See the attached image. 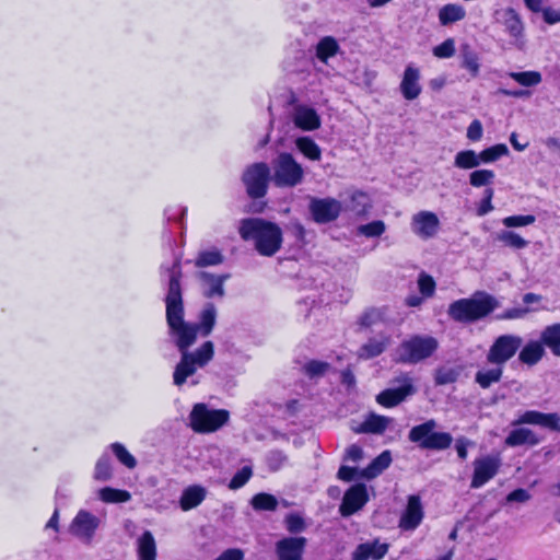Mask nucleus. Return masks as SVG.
Instances as JSON below:
<instances>
[{
  "mask_svg": "<svg viewBox=\"0 0 560 560\" xmlns=\"http://www.w3.org/2000/svg\"><path fill=\"white\" fill-rule=\"evenodd\" d=\"M499 305V301L493 295L485 291H477L470 298L451 303L447 314L455 322L474 323L487 317Z\"/></svg>",
  "mask_w": 560,
  "mask_h": 560,
  "instance_id": "obj_3",
  "label": "nucleus"
},
{
  "mask_svg": "<svg viewBox=\"0 0 560 560\" xmlns=\"http://www.w3.org/2000/svg\"><path fill=\"white\" fill-rule=\"evenodd\" d=\"M389 343L390 336L386 334H380L377 337L370 338L360 347L358 350V357L363 360L378 357L387 349Z\"/></svg>",
  "mask_w": 560,
  "mask_h": 560,
  "instance_id": "obj_21",
  "label": "nucleus"
},
{
  "mask_svg": "<svg viewBox=\"0 0 560 560\" xmlns=\"http://www.w3.org/2000/svg\"><path fill=\"white\" fill-rule=\"evenodd\" d=\"M113 477L110 459L107 455H103L98 458L95 465L93 478L96 481L105 482L110 480Z\"/></svg>",
  "mask_w": 560,
  "mask_h": 560,
  "instance_id": "obj_42",
  "label": "nucleus"
},
{
  "mask_svg": "<svg viewBox=\"0 0 560 560\" xmlns=\"http://www.w3.org/2000/svg\"><path fill=\"white\" fill-rule=\"evenodd\" d=\"M471 445V442L465 438H460V439H457L456 441V452H457V455L460 459H466L467 458V447Z\"/></svg>",
  "mask_w": 560,
  "mask_h": 560,
  "instance_id": "obj_64",
  "label": "nucleus"
},
{
  "mask_svg": "<svg viewBox=\"0 0 560 560\" xmlns=\"http://www.w3.org/2000/svg\"><path fill=\"white\" fill-rule=\"evenodd\" d=\"M358 476V469L349 466H341L338 470V478L345 481H351Z\"/></svg>",
  "mask_w": 560,
  "mask_h": 560,
  "instance_id": "obj_63",
  "label": "nucleus"
},
{
  "mask_svg": "<svg viewBox=\"0 0 560 560\" xmlns=\"http://www.w3.org/2000/svg\"><path fill=\"white\" fill-rule=\"evenodd\" d=\"M530 310L527 307H513L504 311L503 313L497 315V319L500 320H509V319H517L523 318Z\"/></svg>",
  "mask_w": 560,
  "mask_h": 560,
  "instance_id": "obj_57",
  "label": "nucleus"
},
{
  "mask_svg": "<svg viewBox=\"0 0 560 560\" xmlns=\"http://www.w3.org/2000/svg\"><path fill=\"white\" fill-rule=\"evenodd\" d=\"M418 285L423 296H431L435 290V281L433 278L424 272L420 273L418 279Z\"/></svg>",
  "mask_w": 560,
  "mask_h": 560,
  "instance_id": "obj_55",
  "label": "nucleus"
},
{
  "mask_svg": "<svg viewBox=\"0 0 560 560\" xmlns=\"http://www.w3.org/2000/svg\"><path fill=\"white\" fill-rule=\"evenodd\" d=\"M480 164L479 153L474 150L459 151L454 159V166L462 170L476 168Z\"/></svg>",
  "mask_w": 560,
  "mask_h": 560,
  "instance_id": "obj_35",
  "label": "nucleus"
},
{
  "mask_svg": "<svg viewBox=\"0 0 560 560\" xmlns=\"http://www.w3.org/2000/svg\"><path fill=\"white\" fill-rule=\"evenodd\" d=\"M250 504L255 511H276L278 500L270 493L260 492L252 498Z\"/></svg>",
  "mask_w": 560,
  "mask_h": 560,
  "instance_id": "obj_38",
  "label": "nucleus"
},
{
  "mask_svg": "<svg viewBox=\"0 0 560 560\" xmlns=\"http://www.w3.org/2000/svg\"><path fill=\"white\" fill-rule=\"evenodd\" d=\"M363 457V451L360 446L352 444L350 445L345 455L346 460L359 462Z\"/></svg>",
  "mask_w": 560,
  "mask_h": 560,
  "instance_id": "obj_62",
  "label": "nucleus"
},
{
  "mask_svg": "<svg viewBox=\"0 0 560 560\" xmlns=\"http://www.w3.org/2000/svg\"><path fill=\"white\" fill-rule=\"evenodd\" d=\"M510 77L524 86H534L541 82V74L538 71L511 72Z\"/></svg>",
  "mask_w": 560,
  "mask_h": 560,
  "instance_id": "obj_48",
  "label": "nucleus"
},
{
  "mask_svg": "<svg viewBox=\"0 0 560 560\" xmlns=\"http://www.w3.org/2000/svg\"><path fill=\"white\" fill-rule=\"evenodd\" d=\"M459 376V370L456 368H440L435 372V384L447 385L457 381Z\"/></svg>",
  "mask_w": 560,
  "mask_h": 560,
  "instance_id": "obj_49",
  "label": "nucleus"
},
{
  "mask_svg": "<svg viewBox=\"0 0 560 560\" xmlns=\"http://www.w3.org/2000/svg\"><path fill=\"white\" fill-rule=\"evenodd\" d=\"M466 11L459 4L450 3L439 11V21L442 25H448L465 18Z\"/></svg>",
  "mask_w": 560,
  "mask_h": 560,
  "instance_id": "obj_33",
  "label": "nucleus"
},
{
  "mask_svg": "<svg viewBox=\"0 0 560 560\" xmlns=\"http://www.w3.org/2000/svg\"><path fill=\"white\" fill-rule=\"evenodd\" d=\"M310 211L317 223H328L338 218L341 203L334 198H312Z\"/></svg>",
  "mask_w": 560,
  "mask_h": 560,
  "instance_id": "obj_14",
  "label": "nucleus"
},
{
  "mask_svg": "<svg viewBox=\"0 0 560 560\" xmlns=\"http://www.w3.org/2000/svg\"><path fill=\"white\" fill-rule=\"evenodd\" d=\"M385 223L381 220L360 225L358 232L366 237L381 236L385 232Z\"/></svg>",
  "mask_w": 560,
  "mask_h": 560,
  "instance_id": "obj_51",
  "label": "nucleus"
},
{
  "mask_svg": "<svg viewBox=\"0 0 560 560\" xmlns=\"http://www.w3.org/2000/svg\"><path fill=\"white\" fill-rule=\"evenodd\" d=\"M307 539L302 536H288L279 539L275 545L278 560H302Z\"/></svg>",
  "mask_w": 560,
  "mask_h": 560,
  "instance_id": "obj_13",
  "label": "nucleus"
},
{
  "mask_svg": "<svg viewBox=\"0 0 560 560\" xmlns=\"http://www.w3.org/2000/svg\"><path fill=\"white\" fill-rule=\"evenodd\" d=\"M339 50L337 40L331 36L322 38L316 46L317 58L326 62L328 58L335 56Z\"/></svg>",
  "mask_w": 560,
  "mask_h": 560,
  "instance_id": "obj_36",
  "label": "nucleus"
},
{
  "mask_svg": "<svg viewBox=\"0 0 560 560\" xmlns=\"http://www.w3.org/2000/svg\"><path fill=\"white\" fill-rule=\"evenodd\" d=\"M199 279L203 281L207 289L205 291V296L213 298V296H224V282L230 278V275H212L206 271H202L198 275Z\"/></svg>",
  "mask_w": 560,
  "mask_h": 560,
  "instance_id": "obj_25",
  "label": "nucleus"
},
{
  "mask_svg": "<svg viewBox=\"0 0 560 560\" xmlns=\"http://www.w3.org/2000/svg\"><path fill=\"white\" fill-rule=\"evenodd\" d=\"M545 345L541 340L528 341L518 354V360L527 365H534L541 360L545 354Z\"/></svg>",
  "mask_w": 560,
  "mask_h": 560,
  "instance_id": "obj_28",
  "label": "nucleus"
},
{
  "mask_svg": "<svg viewBox=\"0 0 560 560\" xmlns=\"http://www.w3.org/2000/svg\"><path fill=\"white\" fill-rule=\"evenodd\" d=\"M490 369L479 370L475 375V382L481 388H489L492 384L500 382L503 374V366L500 364H492Z\"/></svg>",
  "mask_w": 560,
  "mask_h": 560,
  "instance_id": "obj_32",
  "label": "nucleus"
},
{
  "mask_svg": "<svg viewBox=\"0 0 560 560\" xmlns=\"http://www.w3.org/2000/svg\"><path fill=\"white\" fill-rule=\"evenodd\" d=\"M385 320V311L382 308H369L359 317L358 325L361 328H371Z\"/></svg>",
  "mask_w": 560,
  "mask_h": 560,
  "instance_id": "obj_40",
  "label": "nucleus"
},
{
  "mask_svg": "<svg viewBox=\"0 0 560 560\" xmlns=\"http://www.w3.org/2000/svg\"><path fill=\"white\" fill-rule=\"evenodd\" d=\"M98 498L105 503H120L128 502L131 494L126 490L105 487L98 490Z\"/></svg>",
  "mask_w": 560,
  "mask_h": 560,
  "instance_id": "obj_37",
  "label": "nucleus"
},
{
  "mask_svg": "<svg viewBox=\"0 0 560 560\" xmlns=\"http://www.w3.org/2000/svg\"><path fill=\"white\" fill-rule=\"evenodd\" d=\"M224 257L222 253L218 249L205 250L199 253L195 265L196 267L203 268L208 266H218L222 264Z\"/></svg>",
  "mask_w": 560,
  "mask_h": 560,
  "instance_id": "obj_41",
  "label": "nucleus"
},
{
  "mask_svg": "<svg viewBox=\"0 0 560 560\" xmlns=\"http://www.w3.org/2000/svg\"><path fill=\"white\" fill-rule=\"evenodd\" d=\"M230 418L224 409H210L206 404H196L189 415V425L197 433H211L222 428Z\"/></svg>",
  "mask_w": 560,
  "mask_h": 560,
  "instance_id": "obj_7",
  "label": "nucleus"
},
{
  "mask_svg": "<svg viewBox=\"0 0 560 560\" xmlns=\"http://www.w3.org/2000/svg\"><path fill=\"white\" fill-rule=\"evenodd\" d=\"M162 269H165L168 275L167 294L165 296L166 322L171 335L175 337V345L182 354L180 361L175 366L173 382L176 386H182L189 376L194 375L199 368H203L213 358L214 346L212 341H206L192 352L188 349L195 343L198 332L202 337L211 334L217 320V308L212 303H207L199 315L198 324L185 322L179 258L175 259L172 267H162Z\"/></svg>",
  "mask_w": 560,
  "mask_h": 560,
  "instance_id": "obj_1",
  "label": "nucleus"
},
{
  "mask_svg": "<svg viewBox=\"0 0 560 560\" xmlns=\"http://www.w3.org/2000/svg\"><path fill=\"white\" fill-rule=\"evenodd\" d=\"M207 490L198 485L187 487L180 497L179 505L183 511L197 508L206 498Z\"/></svg>",
  "mask_w": 560,
  "mask_h": 560,
  "instance_id": "obj_26",
  "label": "nucleus"
},
{
  "mask_svg": "<svg viewBox=\"0 0 560 560\" xmlns=\"http://www.w3.org/2000/svg\"><path fill=\"white\" fill-rule=\"evenodd\" d=\"M294 125L306 131L316 130L320 127V117L316 110L306 105H296L293 112Z\"/></svg>",
  "mask_w": 560,
  "mask_h": 560,
  "instance_id": "obj_19",
  "label": "nucleus"
},
{
  "mask_svg": "<svg viewBox=\"0 0 560 560\" xmlns=\"http://www.w3.org/2000/svg\"><path fill=\"white\" fill-rule=\"evenodd\" d=\"M394 383H398L400 386L397 388L385 389L376 396V401L380 405L392 408L416 393L412 378L407 373H401L394 380Z\"/></svg>",
  "mask_w": 560,
  "mask_h": 560,
  "instance_id": "obj_11",
  "label": "nucleus"
},
{
  "mask_svg": "<svg viewBox=\"0 0 560 560\" xmlns=\"http://www.w3.org/2000/svg\"><path fill=\"white\" fill-rule=\"evenodd\" d=\"M419 80V69L415 68L413 66H408L404 71L402 80L400 83V92L406 100L412 101L420 95L421 85Z\"/></svg>",
  "mask_w": 560,
  "mask_h": 560,
  "instance_id": "obj_20",
  "label": "nucleus"
},
{
  "mask_svg": "<svg viewBox=\"0 0 560 560\" xmlns=\"http://www.w3.org/2000/svg\"><path fill=\"white\" fill-rule=\"evenodd\" d=\"M495 14L511 36L520 38L523 35L524 25L522 19L513 8H506L498 11Z\"/></svg>",
  "mask_w": 560,
  "mask_h": 560,
  "instance_id": "obj_23",
  "label": "nucleus"
},
{
  "mask_svg": "<svg viewBox=\"0 0 560 560\" xmlns=\"http://www.w3.org/2000/svg\"><path fill=\"white\" fill-rule=\"evenodd\" d=\"M540 340L553 355L560 358V323L545 327L540 334Z\"/></svg>",
  "mask_w": 560,
  "mask_h": 560,
  "instance_id": "obj_31",
  "label": "nucleus"
},
{
  "mask_svg": "<svg viewBox=\"0 0 560 560\" xmlns=\"http://www.w3.org/2000/svg\"><path fill=\"white\" fill-rule=\"evenodd\" d=\"M474 475L470 487L478 489L492 479L501 466V458L498 455H487L474 460Z\"/></svg>",
  "mask_w": 560,
  "mask_h": 560,
  "instance_id": "obj_12",
  "label": "nucleus"
},
{
  "mask_svg": "<svg viewBox=\"0 0 560 560\" xmlns=\"http://www.w3.org/2000/svg\"><path fill=\"white\" fill-rule=\"evenodd\" d=\"M392 419L388 417L372 413L361 423L359 429H355V432L382 434Z\"/></svg>",
  "mask_w": 560,
  "mask_h": 560,
  "instance_id": "obj_30",
  "label": "nucleus"
},
{
  "mask_svg": "<svg viewBox=\"0 0 560 560\" xmlns=\"http://www.w3.org/2000/svg\"><path fill=\"white\" fill-rule=\"evenodd\" d=\"M493 189L492 188H487L485 190V198L482 200V203L479 208V214L480 215H483V214H487L488 212L492 211L493 210V206L491 203V200L493 198Z\"/></svg>",
  "mask_w": 560,
  "mask_h": 560,
  "instance_id": "obj_60",
  "label": "nucleus"
},
{
  "mask_svg": "<svg viewBox=\"0 0 560 560\" xmlns=\"http://www.w3.org/2000/svg\"><path fill=\"white\" fill-rule=\"evenodd\" d=\"M439 348L432 336L415 335L404 340L396 350L397 362L417 364L430 358Z\"/></svg>",
  "mask_w": 560,
  "mask_h": 560,
  "instance_id": "obj_4",
  "label": "nucleus"
},
{
  "mask_svg": "<svg viewBox=\"0 0 560 560\" xmlns=\"http://www.w3.org/2000/svg\"><path fill=\"white\" fill-rule=\"evenodd\" d=\"M495 177V174L491 170H476L469 174V184L472 187H482L490 185Z\"/></svg>",
  "mask_w": 560,
  "mask_h": 560,
  "instance_id": "obj_45",
  "label": "nucleus"
},
{
  "mask_svg": "<svg viewBox=\"0 0 560 560\" xmlns=\"http://www.w3.org/2000/svg\"><path fill=\"white\" fill-rule=\"evenodd\" d=\"M536 221L535 215L527 214V215H511L506 217L502 220V223L506 228H518V226H526L530 225Z\"/></svg>",
  "mask_w": 560,
  "mask_h": 560,
  "instance_id": "obj_54",
  "label": "nucleus"
},
{
  "mask_svg": "<svg viewBox=\"0 0 560 560\" xmlns=\"http://www.w3.org/2000/svg\"><path fill=\"white\" fill-rule=\"evenodd\" d=\"M101 520L86 510H80L69 525V532L84 544H91Z\"/></svg>",
  "mask_w": 560,
  "mask_h": 560,
  "instance_id": "obj_10",
  "label": "nucleus"
},
{
  "mask_svg": "<svg viewBox=\"0 0 560 560\" xmlns=\"http://www.w3.org/2000/svg\"><path fill=\"white\" fill-rule=\"evenodd\" d=\"M482 124L478 119L472 120L467 128V138L470 141H479L482 138Z\"/></svg>",
  "mask_w": 560,
  "mask_h": 560,
  "instance_id": "obj_58",
  "label": "nucleus"
},
{
  "mask_svg": "<svg viewBox=\"0 0 560 560\" xmlns=\"http://www.w3.org/2000/svg\"><path fill=\"white\" fill-rule=\"evenodd\" d=\"M369 207L370 202L366 194L362 191H355L352 194L350 205L348 206L350 211L357 215H361L366 213Z\"/></svg>",
  "mask_w": 560,
  "mask_h": 560,
  "instance_id": "obj_46",
  "label": "nucleus"
},
{
  "mask_svg": "<svg viewBox=\"0 0 560 560\" xmlns=\"http://www.w3.org/2000/svg\"><path fill=\"white\" fill-rule=\"evenodd\" d=\"M462 67L467 69L471 77L476 78L479 73V58L475 51H472L468 45L462 46Z\"/></svg>",
  "mask_w": 560,
  "mask_h": 560,
  "instance_id": "obj_39",
  "label": "nucleus"
},
{
  "mask_svg": "<svg viewBox=\"0 0 560 560\" xmlns=\"http://www.w3.org/2000/svg\"><path fill=\"white\" fill-rule=\"evenodd\" d=\"M440 221L435 213L431 211H420L412 217V232L421 238L433 237L439 230Z\"/></svg>",
  "mask_w": 560,
  "mask_h": 560,
  "instance_id": "obj_18",
  "label": "nucleus"
},
{
  "mask_svg": "<svg viewBox=\"0 0 560 560\" xmlns=\"http://www.w3.org/2000/svg\"><path fill=\"white\" fill-rule=\"evenodd\" d=\"M368 502V492L364 485L352 486L343 495L339 506L342 516L348 517L361 510Z\"/></svg>",
  "mask_w": 560,
  "mask_h": 560,
  "instance_id": "obj_17",
  "label": "nucleus"
},
{
  "mask_svg": "<svg viewBox=\"0 0 560 560\" xmlns=\"http://www.w3.org/2000/svg\"><path fill=\"white\" fill-rule=\"evenodd\" d=\"M542 14V19L547 24H557L560 23V10L553 9L551 7H544L539 12Z\"/></svg>",
  "mask_w": 560,
  "mask_h": 560,
  "instance_id": "obj_59",
  "label": "nucleus"
},
{
  "mask_svg": "<svg viewBox=\"0 0 560 560\" xmlns=\"http://www.w3.org/2000/svg\"><path fill=\"white\" fill-rule=\"evenodd\" d=\"M392 463L389 451L382 452L372 463L360 471L359 477L372 479L382 474Z\"/></svg>",
  "mask_w": 560,
  "mask_h": 560,
  "instance_id": "obj_29",
  "label": "nucleus"
},
{
  "mask_svg": "<svg viewBox=\"0 0 560 560\" xmlns=\"http://www.w3.org/2000/svg\"><path fill=\"white\" fill-rule=\"evenodd\" d=\"M509 153L505 144L499 143L479 152L480 163H492Z\"/></svg>",
  "mask_w": 560,
  "mask_h": 560,
  "instance_id": "obj_43",
  "label": "nucleus"
},
{
  "mask_svg": "<svg viewBox=\"0 0 560 560\" xmlns=\"http://www.w3.org/2000/svg\"><path fill=\"white\" fill-rule=\"evenodd\" d=\"M423 516L424 511L420 497L409 495L407 506L399 520V527L402 530H415L421 524Z\"/></svg>",
  "mask_w": 560,
  "mask_h": 560,
  "instance_id": "obj_16",
  "label": "nucleus"
},
{
  "mask_svg": "<svg viewBox=\"0 0 560 560\" xmlns=\"http://www.w3.org/2000/svg\"><path fill=\"white\" fill-rule=\"evenodd\" d=\"M298 150L307 159L312 161H319L322 158V150L318 144L310 137H300L295 140Z\"/></svg>",
  "mask_w": 560,
  "mask_h": 560,
  "instance_id": "obj_34",
  "label": "nucleus"
},
{
  "mask_svg": "<svg viewBox=\"0 0 560 560\" xmlns=\"http://www.w3.org/2000/svg\"><path fill=\"white\" fill-rule=\"evenodd\" d=\"M523 339L516 335H501L490 347L487 361L491 364L504 365L522 347Z\"/></svg>",
  "mask_w": 560,
  "mask_h": 560,
  "instance_id": "obj_9",
  "label": "nucleus"
},
{
  "mask_svg": "<svg viewBox=\"0 0 560 560\" xmlns=\"http://www.w3.org/2000/svg\"><path fill=\"white\" fill-rule=\"evenodd\" d=\"M110 450L117 459L129 469L137 466V459L127 451V448L118 442L110 444Z\"/></svg>",
  "mask_w": 560,
  "mask_h": 560,
  "instance_id": "obj_47",
  "label": "nucleus"
},
{
  "mask_svg": "<svg viewBox=\"0 0 560 560\" xmlns=\"http://www.w3.org/2000/svg\"><path fill=\"white\" fill-rule=\"evenodd\" d=\"M388 551L387 544L378 541L360 544L352 552V560H380Z\"/></svg>",
  "mask_w": 560,
  "mask_h": 560,
  "instance_id": "obj_22",
  "label": "nucleus"
},
{
  "mask_svg": "<svg viewBox=\"0 0 560 560\" xmlns=\"http://www.w3.org/2000/svg\"><path fill=\"white\" fill-rule=\"evenodd\" d=\"M512 424H534L551 431L560 432V416L556 412L544 413L537 410H527L514 420Z\"/></svg>",
  "mask_w": 560,
  "mask_h": 560,
  "instance_id": "obj_15",
  "label": "nucleus"
},
{
  "mask_svg": "<svg viewBox=\"0 0 560 560\" xmlns=\"http://www.w3.org/2000/svg\"><path fill=\"white\" fill-rule=\"evenodd\" d=\"M436 427L435 420L430 419L411 428L408 439L420 448L444 451L452 445L453 436L447 432H435Z\"/></svg>",
  "mask_w": 560,
  "mask_h": 560,
  "instance_id": "obj_5",
  "label": "nucleus"
},
{
  "mask_svg": "<svg viewBox=\"0 0 560 560\" xmlns=\"http://www.w3.org/2000/svg\"><path fill=\"white\" fill-rule=\"evenodd\" d=\"M271 177L269 166L264 162H258L246 167L242 182L246 187L247 195L253 199H258L267 194Z\"/></svg>",
  "mask_w": 560,
  "mask_h": 560,
  "instance_id": "obj_8",
  "label": "nucleus"
},
{
  "mask_svg": "<svg viewBox=\"0 0 560 560\" xmlns=\"http://www.w3.org/2000/svg\"><path fill=\"white\" fill-rule=\"evenodd\" d=\"M137 553L139 560H155L156 559V542L153 534L145 530L137 540Z\"/></svg>",
  "mask_w": 560,
  "mask_h": 560,
  "instance_id": "obj_27",
  "label": "nucleus"
},
{
  "mask_svg": "<svg viewBox=\"0 0 560 560\" xmlns=\"http://www.w3.org/2000/svg\"><path fill=\"white\" fill-rule=\"evenodd\" d=\"M530 499V494L525 489H516L508 494V502H521L524 503Z\"/></svg>",
  "mask_w": 560,
  "mask_h": 560,
  "instance_id": "obj_61",
  "label": "nucleus"
},
{
  "mask_svg": "<svg viewBox=\"0 0 560 560\" xmlns=\"http://www.w3.org/2000/svg\"><path fill=\"white\" fill-rule=\"evenodd\" d=\"M506 446L516 447L522 445L535 446L540 443L537 434L528 428L513 429L504 441Z\"/></svg>",
  "mask_w": 560,
  "mask_h": 560,
  "instance_id": "obj_24",
  "label": "nucleus"
},
{
  "mask_svg": "<svg viewBox=\"0 0 560 560\" xmlns=\"http://www.w3.org/2000/svg\"><path fill=\"white\" fill-rule=\"evenodd\" d=\"M271 179L280 188H292L304 180V170L292 154L282 152L272 162Z\"/></svg>",
  "mask_w": 560,
  "mask_h": 560,
  "instance_id": "obj_6",
  "label": "nucleus"
},
{
  "mask_svg": "<svg viewBox=\"0 0 560 560\" xmlns=\"http://www.w3.org/2000/svg\"><path fill=\"white\" fill-rule=\"evenodd\" d=\"M253 475L252 467L244 466L241 470H238L229 483V488L231 490H237L245 486L247 481L250 479Z\"/></svg>",
  "mask_w": 560,
  "mask_h": 560,
  "instance_id": "obj_52",
  "label": "nucleus"
},
{
  "mask_svg": "<svg viewBox=\"0 0 560 560\" xmlns=\"http://www.w3.org/2000/svg\"><path fill=\"white\" fill-rule=\"evenodd\" d=\"M433 54L438 58H450L455 54V42L452 38L444 40L433 49Z\"/></svg>",
  "mask_w": 560,
  "mask_h": 560,
  "instance_id": "obj_56",
  "label": "nucleus"
},
{
  "mask_svg": "<svg viewBox=\"0 0 560 560\" xmlns=\"http://www.w3.org/2000/svg\"><path fill=\"white\" fill-rule=\"evenodd\" d=\"M497 240L515 249H522L528 245V242L525 238L512 231H501L497 235Z\"/></svg>",
  "mask_w": 560,
  "mask_h": 560,
  "instance_id": "obj_44",
  "label": "nucleus"
},
{
  "mask_svg": "<svg viewBox=\"0 0 560 560\" xmlns=\"http://www.w3.org/2000/svg\"><path fill=\"white\" fill-rule=\"evenodd\" d=\"M304 372L310 377H318L324 375L329 369V364L323 361H310L304 365Z\"/></svg>",
  "mask_w": 560,
  "mask_h": 560,
  "instance_id": "obj_53",
  "label": "nucleus"
},
{
  "mask_svg": "<svg viewBox=\"0 0 560 560\" xmlns=\"http://www.w3.org/2000/svg\"><path fill=\"white\" fill-rule=\"evenodd\" d=\"M238 232L244 241L254 242L261 256L271 257L281 248L282 231L272 222L259 218L244 219Z\"/></svg>",
  "mask_w": 560,
  "mask_h": 560,
  "instance_id": "obj_2",
  "label": "nucleus"
},
{
  "mask_svg": "<svg viewBox=\"0 0 560 560\" xmlns=\"http://www.w3.org/2000/svg\"><path fill=\"white\" fill-rule=\"evenodd\" d=\"M284 525L290 534H299L306 529L305 520L295 513H290L284 517Z\"/></svg>",
  "mask_w": 560,
  "mask_h": 560,
  "instance_id": "obj_50",
  "label": "nucleus"
}]
</instances>
